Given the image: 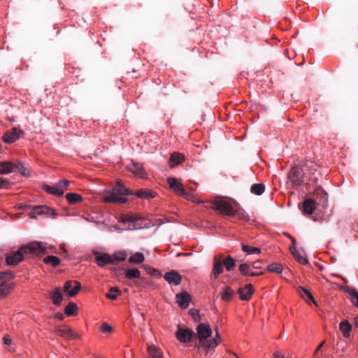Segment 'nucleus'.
I'll return each mask as SVG.
<instances>
[{"label":"nucleus","instance_id":"nucleus-1","mask_svg":"<svg viewBox=\"0 0 358 358\" xmlns=\"http://www.w3.org/2000/svg\"><path fill=\"white\" fill-rule=\"evenodd\" d=\"M212 329L208 324H199L196 327V337L199 345L198 348H201L206 350V353L215 349L221 342V338L218 331L216 329L215 337L208 339L212 335Z\"/></svg>","mask_w":358,"mask_h":358},{"label":"nucleus","instance_id":"nucleus-2","mask_svg":"<svg viewBox=\"0 0 358 358\" xmlns=\"http://www.w3.org/2000/svg\"><path fill=\"white\" fill-rule=\"evenodd\" d=\"M56 248L43 241H32L21 246L26 258L41 257L45 254L56 252Z\"/></svg>","mask_w":358,"mask_h":358},{"label":"nucleus","instance_id":"nucleus-3","mask_svg":"<svg viewBox=\"0 0 358 358\" xmlns=\"http://www.w3.org/2000/svg\"><path fill=\"white\" fill-rule=\"evenodd\" d=\"M133 194L132 192L126 188L122 183L117 182L111 192L104 196L103 201L108 203H124L127 201V199L124 196Z\"/></svg>","mask_w":358,"mask_h":358},{"label":"nucleus","instance_id":"nucleus-4","mask_svg":"<svg viewBox=\"0 0 358 358\" xmlns=\"http://www.w3.org/2000/svg\"><path fill=\"white\" fill-rule=\"evenodd\" d=\"M167 182L171 189L177 194L196 203H201L203 201L196 197L193 192L185 190L183 185L176 178H169Z\"/></svg>","mask_w":358,"mask_h":358},{"label":"nucleus","instance_id":"nucleus-5","mask_svg":"<svg viewBox=\"0 0 358 358\" xmlns=\"http://www.w3.org/2000/svg\"><path fill=\"white\" fill-rule=\"evenodd\" d=\"M13 275L8 272H0V300L6 298L14 287V283L10 280Z\"/></svg>","mask_w":358,"mask_h":358},{"label":"nucleus","instance_id":"nucleus-6","mask_svg":"<svg viewBox=\"0 0 358 358\" xmlns=\"http://www.w3.org/2000/svg\"><path fill=\"white\" fill-rule=\"evenodd\" d=\"M119 222L125 225L124 230L139 229L150 227V224L143 225V219L141 217L127 216L121 217Z\"/></svg>","mask_w":358,"mask_h":358},{"label":"nucleus","instance_id":"nucleus-7","mask_svg":"<svg viewBox=\"0 0 358 358\" xmlns=\"http://www.w3.org/2000/svg\"><path fill=\"white\" fill-rule=\"evenodd\" d=\"M289 180L294 186H299L301 184H308L307 178L302 173V171L297 167H293L288 174Z\"/></svg>","mask_w":358,"mask_h":358},{"label":"nucleus","instance_id":"nucleus-8","mask_svg":"<svg viewBox=\"0 0 358 358\" xmlns=\"http://www.w3.org/2000/svg\"><path fill=\"white\" fill-rule=\"evenodd\" d=\"M213 208L219 211L221 214L227 216H234V209L227 201L219 199L213 201Z\"/></svg>","mask_w":358,"mask_h":358},{"label":"nucleus","instance_id":"nucleus-9","mask_svg":"<svg viewBox=\"0 0 358 358\" xmlns=\"http://www.w3.org/2000/svg\"><path fill=\"white\" fill-rule=\"evenodd\" d=\"M176 336L180 342L188 343L193 339V338L196 336V334L191 329L179 327L176 331Z\"/></svg>","mask_w":358,"mask_h":358},{"label":"nucleus","instance_id":"nucleus-10","mask_svg":"<svg viewBox=\"0 0 358 358\" xmlns=\"http://www.w3.org/2000/svg\"><path fill=\"white\" fill-rule=\"evenodd\" d=\"M25 257L24 252L21 250V247L16 251L8 253L6 255V263L9 266H16L21 262Z\"/></svg>","mask_w":358,"mask_h":358},{"label":"nucleus","instance_id":"nucleus-11","mask_svg":"<svg viewBox=\"0 0 358 358\" xmlns=\"http://www.w3.org/2000/svg\"><path fill=\"white\" fill-rule=\"evenodd\" d=\"M127 169L129 172L132 173L135 176L139 178L144 179L147 178V173L142 164L131 161V164L128 165Z\"/></svg>","mask_w":358,"mask_h":358},{"label":"nucleus","instance_id":"nucleus-12","mask_svg":"<svg viewBox=\"0 0 358 358\" xmlns=\"http://www.w3.org/2000/svg\"><path fill=\"white\" fill-rule=\"evenodd\" d=\"M176 302L179 307L186 309L192 301V296L187 291H182L176 295Z\"/></svg>","mask_w":358,"mask_h":358},{"label":"nucleus","instance_id":"nucleus-13","mask_svg":"<svg viewBox=\"0 0 358 358\" xmlns=\"http://www.w3.org/2000/svg\"><path fill=\"white\" fill-rule=\"evenodd\" d=\"M57 332L60 336L66 339H76L80 337L77 332L65 324L58 327Z\"/></svg>","mask_w":358,"mask_h":358},{"label":"nucleus","instance_id":"nucleus-14","mask_svg":"<svg viewBox=\"0 0 358 358\" xmlns=\"http://www.w3.org/2000/svg\"><path fill=\"white\" fill-rule=\"evenodd\" d=\"M81 289V284L77 280H68L64 285V291L67 292L70 296H76Z\"/></svg>","mask_w":358,"mask_h":358},{"label":"nucleus","instance_id":"nucleus-15","mask_svg":"<svg viewBox=\"0 0 358 358\" xmlns=\"http://www.w3.org/2000/svg\"><path fill=\"white\" fill-rule=\"evenodd\" d=\"M290 251L296 260L303 265L308 264V259L306 255L305 251L303 249H298L295 247H291Z\"/></svg>","mask_w":358,"mask_h":358},{"label":"nucleus","instance_id":"nucleus-16","mask_svg":"<svg viewBox=\"0 0 358 358\" xmlns=\"http://www.w3.org/2000/svg\"><path fill=\"white\" fill-rule=\"evenodd\" d=\"M33 210H35V213L39 215H46L49 217H51L52 218H55L58 215L54 209L47 206H34Z\"/></svg>","mask_w":358,"mask_h":358},{"label":"nucleus","instance_id":"nucleus-17","mask_svg":"<svg viewBox=\"0 0 358 358\" xmlns=\"http://www.w3.org/2000/svg\"><path fill=\"white\" fill-rule=\"evenodd\" d=\"M164 278L171 285H178L180 284L182 281L181 275L176 271H171L169 272H166Z\"/></svg>","mask_w":358,"mask_h":358},{"label":"nucleus","instance_id":"nucleus-18","mask_svg":"<svg viewBox=\"0 0 358 358\" xmlns=\"http://www.w3.org/2000/svg\"><path fill=\"white\" fill-rule=\"evenodd\" d=\"M223 272V264L220 257L215 256L212 275L216 279Z\"/></svg>","mask_w":358,"mask_h":358},{"label":"nucleus","instance_id":"nucleus-19","mask_svg":"<svg viewBox=\"0 0 358 358\" xmlns=\"http://www.w3.org/2000/svg\"><path fill=\"white\" fill-rule=\"evenodd\" d=\"M250 264L247 263L241 264L238 266L239 271L245 276H257L263 273L262 272H254Z\"/></svg>","mask_w":358,"mask_h":358},{"label":"nucleus","instance_id":"nucleus-20","mask_svg":"<svg viewBox=\"0 0 358 358\" xmlns=\"http://www.w3.org/2000/svg\"><path fill=\"white\" fill-rule=\"evenodd\" d=\"M253 292L254 289L251 284L246 285L244 287L238 289L240 299L243 301H249Z\"/></svg>","mask_w":358,"mask_h":358},{"label":"nucleus","instance_id":"nucleus-21","mask_svg":"<svg viewBox=\"0 0 358 358\" xmlns=\"http://www.w3.org/2000/svg\"><path fill=\"white\" fill-rule=\"evenodd\" d=\"M20 133L17 128H13L3 135V141L8 143H13L20 138Z\"/></svg>","mask_w":358,"mask_h":358},{"label":"nucleus","instance_id":"nucleus-22","mask_svg":"<svg viewBox=\"0 0 358 358\" xmlns=\"http://www.w3.org/2000/svg\"><path fill=\"white\" fill-rule=\"evenodd\" d=\"M96 262L97 265L100 267H103L105 265L108 264H112V257L111 255L104 253V254H99L96 256Z\"/></svg>","mask_w":358,"mask_h":358},{"label":"nucleus","instance_id":"nucleus-23","mask_svg":"<svg viewBox=\"0 0 358 358\" xmlns=\"http://www.w3.org/2000/svg\"><path fill=\"white\" fill-rule=\"evenodd\" d=\"M42 188L46 192L57 196H62L64 194V190L57 185H43Z\"/></svg>","mask_w":358,"mask_h":358},{"label":"nucleus","instance_id":"nucleus-24","mask_svg":"<svg viewBox=\"0 0 358 358\" xmlns=\"http://www.w3.org/2000/svg\"><path fill=\"white\" fill-rule=\"evenodd\" d=\"M50 298L52 299L54 305L60 306L63 301L62 289L60 287H56L50 294Z\"/></svg>","mask_w":358,"mask_h":358},{"label":"nucleus","instance_id":"nucleus-25","mask_svg":"<svg viewBox=\"0 0 358 358\" xmlns=\"http://www.w3.org/2000/svg\"><path fill=\"white\" fill-rule=\"evenodd\" d=\"M315 208V202L311 199H307L303 202V214L310 215Z\"/></svg>","mask_w":358,"mask_h":358},{"label":"nucleus","instance_id":"nucleus-26","mask_svg":"<svg viewBox=\"0 0 358 358\" xmlns=\"http://www.w3.org/2000/svg\"><path fill=\"white\" fill-rule=\"evenodd\" d=\"M15 171V164L10 162H0V174L6 175Z\"/></svg>","mask_w":358,"mask_h":358},{"label":"nucleus","instance_id":"nucleus-27","mask_svg":"<svg viewBox=\"0 0 358 358\" xmlns=\"http://www.w3.org/2000/svg\"><path fill=\"white\" fill-rule=\"evenodd\" d=\"M112 257V264L117 265L120 262H124L127 257V252L124 250H120L115 252Z\"/></svg>","mask_w":358,"mask_h":358},{"label":"nucleus","instance_id":"nucleus-28","mask_svg":"<svg viewBox=\"0 0 358 358\" xmlns=\"http://www.w3.org/2000/svg\"><path fill=\"white\" fill-rule=\"evenodd\" d=\"M148 358H164L162 350L155 345L148 346Z\"/></svg>","mask_w":358,"mask_h":358},{"label":"nucleus","instance_id":"nucleus-29","mask_svg":"<svg viewBox=\"0 0 358 358\" xmlns=\"http://www.w3.org/2000/svg\"><path fill=\"white\" fill-rule=\"evenodd\" d=\"M339 329L345 338H349L352 331V325L348 320H344L340 323Z\"/></svg>","mask_w":358,"mask_h":358},{"label":"nucleus","instance_id":"nucleus-30","mask_svg":"<svg viewBox=\"0 0 358 358\" xmlns=\"http://www.w3.org/2000/svg\"><path fill=\"white\" fill-rule=\"evenodd\" d=\"M134 194L141 199H150L156 196V193L150 189H141L137 190Z\"/></svg>","mask_w":358,"mask_h":358},{"label":"nucleus","instance_id":"nucleus-31","mask_svg":"<svg viewBox=\"0 0 358 358\" xmlns=\"http://www.w3.org/2000/svg\"><path fill=\"white\" fill-rule=\"evenodd\" d=\"M233 217L245 222H249L250 220L249 215L247 214L246 212L240 207H238L236 210H234V214Z\"/></svg>","mask_w":358,"mask_h":358},{"label":"nucleus","instance_id":"nucleus-32","mask_svg":"<svg viewBox=\"0 0 358 358\" xmlns=\"http://www.w3.org/2000/svg\"><path fill=\"white\" fill-rule=\"evenodd\" d=\"M185 158L184 156L178 152H174L171 155L170 157V164L171 166L173 167L174 166L180 164Z\"/></svg>","mask_w":358,"mask_h":358},{"label":"nucleus","instance_id":"nucleus-33","mask_svg":"<svg viewBox=\"0 0 358 358\" xmlns=\"http://www.w3.org/2000/svg\"><path fill=\"white\" fill-rule=\"evenodd\" d=\"M78 308L77 305L73 303H69L64 309V313L68 316L76 315L78 314Z\"/></svg>","mask_w":358,"mask_h":358},{"label":"nucleus","instance_id":"nucleus-34","mask_svg":"<svg viewBox=\"0 0 358 358\" xmlns=\"http://www.w3.org/2000/svg\"><path fill=\"white\" fill-rule=\"evenodd\" d=\"M125 276L129 280L139 278L141 277V271L137 268H130L126 271Z\"/></svg>","mask_w":358,"mask_h":358},{"label":"nucleus","instance_id":"nucleus-35","mask_svg":"<svg viewBox=\"0 0 358 358\" xmlns=\"http://www.w3.org/2000/svg\"><path fill=\"white\" fill-rule=\"evenodd\" d=\"M234 294V290L230 287H227L224 289L221 294V299L224 301H229L231 300Z\"/></svg>","mask_w":358,"mask_h":358},{"label":"nucleus","instance_id":"nucleus-36","mask_svg":"<svg viewBox=\"0 0 358 358\" xmlns=\"http://www.w3.org/2000/svg\"><path fill=\"white\" fill-rule=\"evenodd\" d=\"M242 250L248 255L260 254L261 250L257 247L250 246L248 245L241 244Z\"/></svg>","mask_w":358,"mask_h":358},{"label":"nucleus","instance_id":"nucleus-37","mask_svg":"<svg viewBox=\"0 0 358 358\" xmlns=\"http://www.w3.org/2000/svg\"><path fill=\"white\" fill-rule=\"evenodd\" d=\"M66 198L70 204H74L82 201L83 197L77 193H68L66 194Z\"/></svg>","mask_w":358,"mask_h":358},{"label":"nucleus","instance_id":"nucleus-38","mask_svg":"<svg viewBox=\"0 0 358 358\" xmlns=\"http://www.w3.org/2000/svg\"><path fill=\"white\" fill-rule=\"evenodd\" d=\"M43 262L55 267L60 264V259L56 256L49 255L43 259Z\"/></svg>","mask_w":358,"mask_h":358},{"label":"nucleus","instance_id":"nucleus-39","mask_svg":"<svg viewBox=\"0 0 358 358\" xmlns=\"http://www.w3.org/2000/svg\"><path fill=\"white\" fill-rule=\"evenodd\" d=\"M265 190V186L262 183L253 184L251 186L250 191L256 195H261Z\"/></svg>","mask_w":358,"mask_h":358},{"label":"nucleus","instance_id":"nucleus-40","mask_svg":"<svg viewBox=\"0 0 358 358\" xmlns=\"http://www.w3.org/2000/svg\"><path fill=\"white\" fill-rule=\"evenodd\" d=\"M222 264L225 266L227 271H230L236 265L235 259L231 256L227 257L222 262Z\"/></svg>","mask_w":358,"mask_h":358},{"label":"nucleus","instance_id":"nucleus-41","mask_svg":"<svg viewBox=\"0 0 358 358\" xmlns=\"http://www.w3.org/2000/svg\"><path fill=\"white\" fill-rule=\"evenodd\" d=\"M145 257L141 252H136L134 255L131 256L129 259V262L133 264H140L143 262Z\"/></svg>","mask_w":358,"mask_h":358},{"label":"nucleus","instance_id":"nucleus-42","mask_svg":"<svg viewBox=\"0 0 358 358\" xmlns=\"http://www.w3.org/2000/svg\"><path fill=\"white\" fill-rule=\"evenodd\" d=\"M300 290H301L303 292V294L299 292L301 297H303L305 300H306V299L305 298V296H306L310 300H311V301L313 303V304L315 306H317L316 301L314 299L313 296L312 295L311 292L309 290H308L307 289H306L305 287H303L302 286H300L299 287V292Z\"/></svg>","mask_w":358,"mask_h":358},{"label":"nucleus","instance_id":"nucleus-43","mask_svg":"<svg viewBox=\"0 0 358 358\" xmlns=\"http://www.w3.org/2000/svg\"><path fill=\"white\" fill-rule=\"evenodd\" d=\"M121 294L120 290L117 287H112L109 289V292L106 294V297L111 300H115L119 294Z\"/></svg>","mask_w":358,"mask_h":358},{"label":"nucleus","instance_id":"nucleus-44","mask_svg":"<svg viewBox=\"0 0 358 358\" xmlns=\"http://www.w3.org/2000/svg\"><path fill=\"white\" fill-rule=\"evenodd\" d=\"M15 171L19 172L22 176H29V171L20 162L17 164H15Z\"/></svg>","mask_w":358,"mask_h":358},{"label":"nucleus","instance_id":"nucleus-45","mask_svg":"<svg viewBox=\"0 0 358 358\" xmlns=\"http://www.w3.org/2000/svg\"><path fill=\"white\" fill-rule=\"evenodd\" d=\"M282 266L280 264H271L267 266V270L271 272L281 273L282 272Z\"/></svg>","mask_w":358,"mask_h":358},{"label":"nucleus","instance_id":"nucleus-46","mask_svg":"<svg viewBox=\"0 0 358 358\" xmlns=\"http://www.w3.org/2000/svg\"><path fill=\"white\" fill-rule=\"evenodd\" d=\"M11 185L12 182L10 180L0 178V189H8Z\"/></svg>","mask_w":358,"mask_h":358},{"label":"nucleus","instance_id":"nucleus-47","mask_svg":"<svg viewBox=\"0 0 358 358\" xmlns=\"http://www.w3.org/2000/svg\"><path fill=\"white\" fill-rule=\"evenodd\" d=\"M100 330L103 333H110L113 331V328L108 323L105 322L101 326Z\"/></svg>","mask_w":358,"mask_h":358},{"label":"nucleus","instance_id":"nucleus-48","mask_svg":"<svg viewBox=\"0 0 358 358\" xmlns=\"http://www.w3.org/2000/svg\"><path fill=\"white\" fill-rule=\"evenodd\" d=\"M343 291L348 293L351 297L357 292L355 289L350 288L348 286L344 287Z\"/></svg>","mask_w":358,"mask_h":358},{"label":"nucleus","instance_id":"nucleus-49","mask_svg":"<svg viewBox=\"0 0 358 358\" xmlns=\"http://www.w3.org/2000/svg\"><path fill=\"white\" fill-rule=\"evenodd\" d=\"M350 301L358 308V291L351 297Z\"/></svg>","mask_w":358,"mask_h":358},{"label":"nucleus","instance_id":"nucleus-50","mask_svg":"<svg viewBox=\"0 0 358 358\" xmlns=\"http://www.w3.org/2000/svg\"><path fill=\"white\" fill-rule=\"evenodd\" d=\"M69 180H60L58 183H57V186L59 187V188H62L64 187H67L69 185Z\"/></svg>","mask_w":358,"mask_h":358},{"label":"nucleus","instance_id":"nucleus-51","mask_svg":"<svg viewBox=\"0 0 358 358\" xmlns=\"http://www.w3.org/2000/svg\"><path fill=\"white\" fill-rule=\"evenodd\" d=\"M262 262L259 260H257L256 262H252L250 266L252 267V268H262Z\"/></svg>","mask_w":358,"mask_h":358},{"label":"nucleus","instance_id":"nucleus-52","mask_svg":"<svg viewBox=\"0 0 358 358\" xmlns=\"http://www.w3.org/2000/svg\"><path fill=\"white\" fill-rule=\"evenodd\" d=\"M189 315H192V317L194 320H196V318L199 316V312H198L196 309H194V308L190 309V310H189Z\"/></svg>","mask_w":358,"mask_h":358},{"label":"nucleus","instance_id":"nucleus-53","mask_svg":"<svg viewBox=\"0 0 358 358\" xmlns=\"http://www.w3.org/2000/svg\"><path fill=\"white\" fill-rule=\"evenodd\" d=\"M3 343L5 345H9L12 343V339L9 335H5L3 337Z\"/></svg>","mask_w":358,"mask_h":358},{"label":"nucleus","instance_id":"nucleus-54","mask_svg":"<svg viewBox=\"0 0 358 358\" xmlns=\"http://www.w3.org/2000/svg\"><path fill=\"white\" fill-rule=\"evenodd\" d=\"M28 215L31 219H36L37 213H35V210H33V206L31 207V211L29 212Z\"/></svg>","mask_w":358,"mask_h":358},{"label":"nucleus","instance_id":"nucleus-55","mask_svg":"<svg viewBox=\"0 0 358 358\" xmlns=\"http://www.w3.org/2000/svg\"><path fill=\"white\" fill-rule=\"evenodd\" d=\"M273 355V358H285V356L278 351L275 352Z\"/></svg>","mask_w":358,"mask_h":358},{"label":"nucleus","instance_id":"nucleus-56","mask_svg":"<svg viewBox=\"0 0 358 358\" xmlns=\"http://www.w3.org/2000/svg\"><path fill=\"white\" fill-rule=\"evenodd\" d=\"M325 343V341H322L319 345L318 347L316 348L315 350V354H316L320 350L321 348L323 347V345H324Z\"/></svg>","mask_w":358,"mask_h":358},{"label":"nucleus","instance_id":"nucleus-57","mask_svg":"<svg viewBox=\"0 0 358 358\" xmlns=\"http://www.w3.org/2000/svg\"><path fill=\"white\" fill-rule=\"evenodd\" d=\"M55 317L62 320L64 319V315L62 313H57Z\"/></svg>","mask_w":358,"mask_h":358},{"label":"nucleus","instance_id":"nucleus-58","mask_svg":"<svg viewBox=\"0 0 358 358\" xmlns=\"http://www.w3.org/2000/svg\"><path fill=\"white\" fill-rule=\"evenodd\" d=\"M85 219L87 221H89V222H94V217H90V216H88V217H85Z\"/></svg>","mask_w":358,"mask_h":358},{"label":"nucleus","instance_id":"nucleus-59","mask_svg":"<svg viewBox=\"0 0 358 358\" xmlns=\"http://www.w3.org/2000/svg\"><path fill=\"white\" fill-rule=\"evenodd\" d=\"M290 238V239L292 240V244H293V246H292V247H294V245H296V239H295V238H293V237H292V236H290V238Z\"/></svg>","mask_w":358,"mask_h":358},{"label":"nucleus","instance_id":"nucleus-60","mask_svg":"<svg viewBox=\"0 0 358 358\" xmlns=\"http://www.w3.org/2000/svg\"><path fill=\"white\" fill-rule=\"evenodd\" d=\"M164 222L161 220H158L156 222V224L162 225Z\"/></svg>","mask_w":358,"mask_h":358},{"label":"nucleus","instance_id":"nucleus-61","mask_svg":"<svg viewBox=\"0 0 358 358\" xmlns=\"http://www.w3.org/2000/svg\"><path fill=\"white\" fill-rule=\"evenodd\" d=\"M355 325L358 327V316L355 318Z\"/></svg>","mask_w":358,"mask_h":358},{"label":"nucleus","instance_id":"nucleus-62","mask_svg":"<svg viewBox=\"0 0 358 358\" xmlns=\"http://www.w3.org/2000/svg\"><path fill=\"white\" fill-rule=\"evenodd\" d=\"M284 234H285V236H287V237H289V238H290V236H289V234H287V233H286V232H284Z\"/></svg>","mask_w":358,"mask_h":358},{"label":"nucleus","instance_id":"nucleus-63","mask_svg":"<svg viewBox=\"0 0 358 358\" xmlns=\"http://www.w3.org/2000/svg\"><path fill=\"white\" fill-rule=\"evenodd\" d=\"M3 149H2V146H1V144L0 143V153L2 152Z\"/></svg>","mask_w":358,"mask_h":358},{"label":"nucleus","instance_id":"nucleus-64","mask_svg":"<svg viewBox=\"0 0 358 358\" xmlns=\"http://www.w3.org/2000/svg\"><path fill=\"white\" fill-rule=\"evenodd\" d=\"M357 47H358V44H357Z\"/></svg>","mask_w":358,"mask_h":358}]
</instances>
